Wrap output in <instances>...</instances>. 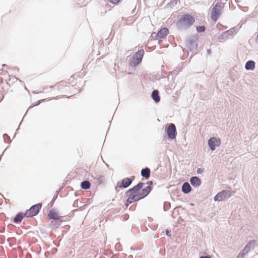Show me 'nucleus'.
Returning a JSON list of instances; mask_svg holds the SVG:
<instances>
[{
    "instance_id": "nucleus-15",
    "label": "nucleus",
    "mask_w": 258,
    "mask_h": 258,
    "mask_svg": "<svg viewBox=\"0 0 258 258\" xmlns=\"http://www.w3.org/2000/svg\"><path fill=\"white\" fill-rule=\"evenodd\" d=\"M48 216L52 220H62L61 216H59L54 209H51L49 211Z\"/></svg>"
},
{
    "instance_id": "nucleus-12",
    "label": "nucleus",
    "mask_w": 258,
    "mask_h": 258,
    "mask_svg": "<svg viewBox=\"0 0 258 258\" xmlns=\"http://www.w3.org/2000/svg\"><path fill=\"white\" fill-rule=\"evenodd\" d=\"M144 183L139 182L136 185L127 190V194L132 192L133 194H140V189L143 187Z\"/></svg>"
},
{
    "instance_id": "nucleus-33",
    "label": "nucleus",
    "mask_w": 258,
    "mask_h": 258,
    "mask_svg": "<svg viewBox=\"0 0 258 258\" xmlns=\"http://www.w3.org/2000/svg\"><path fill=\"white\" fill-rule=\"evenodd\" d=\"M120 0H109V2L113 4H116L119 3Z\"/></svg>"
},
{
    "instance_id": "nucleus-17",
    "label": "nucleus",
    "mask_w": 258,
    "mask_h": 258,
    "mask_svg": "<svg viewBox=\"0 0 258 258\" xmlns=\"http://www.w3.org/2000/svg\"><path fill=\"white\" fill-rule=\"evenodd\" d=\"M144 54V50L143 49H140L135 53L133 57L135 58L137 60L136 61L141 62Z\"/></svg>"
},
{
    "instance_id": "nucleus-13",
    "label": "nucleus",
    "mask_w": 258,
    "mask_h": 258,
    "mask_svg": "<svg viewBox=\"0 0 258 258\" xmlns=\"http://www.w3.org/2000/svg\"><path fill=\"white\" fill-rule=\"evenodd\" d=\"M169 33V30L167 28H163L161 29L156 34V39L159 38H164Z\"/></svg>"
},
{
    "instance_id": "nucleus-9",
    "label": "nucleus",
    "mask_w": 258,
    "mask_h": 258,
    "mask_svg": "<svg viewBox=\"0 0 258 258\" xmlns=\"http://www.w3.org/2000/svg\"><path fill=\"white\" fill-rule=\"evenodd\" d=\"M258 245V241L256 240H250L243 248L242 251L245 254L254 249L256 246Z\"/></svg>"
},
{
    "instance_id": "nucleus-23",
    "label": "nucleus",
    "mask_w": 258,
    "mask_h": 258,
    "mask_svg": "<svg viewBox=\"0 0 258 258\" xmlns=\"http://www.w3.org/2000/svg\"><path fill=\"white\" fill-rule=\"evenodd\" d=\"M255 68V62L253 60H248L246 62L245 68L246 70H253Z\"/></svg>"
},
{
    "instance_id": "nucleus-30",
    "label": "nucleus",
    "mask_w": 258,
    "mask_h": 258,
    "mask_svg": "<svg viewBox=\"0 0 258 258\" xmlns=\"http://www.w3.org/2000/svg\"><path fill=\"white\" fill-rule=\"evenodd\" d=\"M3 138L4 142L6 143H11V140L10 137L6 134H5L3 135Z\"/></svg>"
},
{
    "instance_id": "nucleus-10",
    "label": "nucleus",
    "mask_w": 258,
    "mask_h": 258,
    "mask_svg": "<svg viewBox=\"0 0 258 258\" xmlns=\"http://www.w3.org/2000/svg\"><path fill=\"white\" fill-rule=\"evenodd\" d=\"M237 32V29L236 27H233L227 31L224 32L222 34H221L219 37V40H223L226 38H227L230 36H232L234 34L236 33Z\"/></svg>"
},
{
    "instance_id": "nucleus-16",
    "label": "nucleus",
    "mask_w": 258,
    "mask_h": 258,
    "mask_svg": "<svg viewBox=\"0 0 258 258\" xmlns=\"http://www.w3.org/2000/svg\"><path fill=\"white\" fill-rule=\"evenodd\" d=\"M152 189V187L151 186H147L140 190V196L144 199L149 195Z\"/></svg>"
},
{
    "instance_id": "nucleus-27",
    "label": "nucleus",
    "mask_w": 258,
    "mask_h": 258,
    "mask_svg": "<svg viewBox=\"0 0 258 258\" xmlns=\"http://www.w3.org/2000/svg\"><path fill=\"white\" fill-rule=\"evenodd\" d=\"M130 194L134 202H137L143 199L142 197L140 196V194H133L131 192Z\"/></svg>"
},
{
    "instance_id": "nucleus-22",
    "label": "nucleus",
    "mask_w": 258,
    "mask_h": 258,
    "mask_svg": "<svg viewBox=\"0 0 258 258\" xmlns=\"http://www.w3.org/2000/svg\"><path fill=\"white\" fill-rule=\"evenodd\" d=\"M62 221V220H52L50 222V226L52 229L57 228L60 225Z\"/></svg>"
},
{
    "instance_id": "nucleus-37",
    "label": "nucleus",
    "mask_w": 258,
    "mask_h": 258,
    "mask_svg": "<svg viewBox=\"0 0 258 258\" xmlns=\"http://www.w3.org/2000/svg\"><path fill=\"white\" fill-rule=\"evenodd\" d=\"M147 184L149 185L148 186H151V185L153 184V181H148L147 182Z\"/></svg>"
},
{
    "instance_id": "nucleus-42",
    "label": "nucleus",
    "mask_w": 258,
    "mask_h": 258,
    "mask_svg": "<svg viewBox=\"0 0 258 258\" xmlns=\"http://www.w3.org/2000/svg\"><path fill=\"white\" fill-rule=\"evenodd\" d=\"M35 105H31L30 106V108H31V107H33V106H34Z\"/></svg>"
},
{
    "instance_id": "nucleus-25",
    "label": "nucleus",
    "mask_w": 258,
    "mask_h": 258,
    "mask_svg": "<svg viewBox=\"0 0 258 258\" xmlns=\"http://www.w3.org/2000/svg\"><path fill=\"white\" fill-rule=\"evenodd\" d=\"M125 195L126 196L128 197L125 203V206L126 208H127L131 204L135 202L133 201V199L132 198L130 193L127 194V191H126Z\"/></svg>"
},
{
    "instance_id": "nucleus-11",
    "label": "nucleus",
    "mask_w": 258,
    "mask_h": 258,
    "mask_svg": "<svg viewBox=\"0 0 258 258\" xmlns=\"http://www.w3.org/2000/svg\"><path fill=\"white\" fill-rule=\"evenodd\" d=\"M144 183L139 182L136 185L127 190V194L132 192L133 194H140V189L143 187Z\"/></svg>"
},
{
    "instance_id": "nucleus-19",
    "label": "nucleus",
    "mask_w": 258,
    "mask_h": 258,
    "mask_svg": "<svg viewBox=\"0 0 258 258\" xmlns=\"http://www.w3.org/2000/svg\"><path fill=\"white\" fill-rule=\"evenodd\" d=\"M151 97L156 103H158L160 101L159 92L158 90H154L151 93Z\"/></svg>"
},
{
    "instance_id": "nucleus-24",
    "label": "nucleus",
    "mask_w": 258,
    "mask_h": 258,
    "mask_svg": "<svg viewBox=\"0 0 258 258\" xmlns=\"http://www.w3.org/2000/svg\"><path fill=\"white\" fill-rule=\"evenodd\" d=\"M81 187L84 189H88L91 187V183L88 180H84L81 182Z\"/></svg>"
},
{
    "instance_id": "nucleus-29",
    "label": "nucleus",
    "mask_w": 258,
    "mask_h": 258,
    "mask_svg": "<svg viewBox=\"0 0 258 258\" xmlns=\"http://www.w3.org/2000/svg\"><path fill=\"white\" fill-rule=\"evenodd\" d=\"M197 31L199 33L203 32L206 30V27L204 26H199L196 28Z\"/></svg>"
},
{
    "instance_id": "nucleus-40",
    "label": "nucleus",
    "mask_w": 258,
    "mask_h": 258,
    "mask_svg": "<svg viewBox=\"0 0 258 258\" xmlns=\"http://www.w3.org/2000/svg\"><path fill=\"white\" fill-rule=\"evenodd\" d=\"M48 88L47 87H45V88H43V90H46Z\"/></svg>"
},
{
    "instance_id": "nucleus-1",
    "label": "nucleus",
    "mask_w": 258,
    "mask_h": 258,
    "mask_svg": "<svg viewBox=\"0 0 258 258\" xmlns=\"http://www.w3.org/2000/svg\"><path fill=\"white\" fill-rule=\"evenodd\" d=\"M195 18L189 14H184L177 21V25L179 29L189 28L195 22Z\"/></svg>"
},
{
    "instance_id": "nucleus-38",
    "label": "nucleus",
    "mask_w": 258,
    "mask_h": 258,
    "mask_svg": "<svg viewBox=\"0 0 258 258\" xmlns=\"http://www.w3.org/2000/svg\"><path fill=\"white\" fill-rule=\"evenodd\" d=\"M255 41L256 43H258V33L256 35V37H255Z\"/></svg>"
},
{
    "instance_id": "nucleus-26",
    "label": "nucleus",
    "mask_w": 258,
    "mask_h": 258,
    "mask_svg": "<svg viewBox=\"0 0 258 258\" xmlns=\"http://www.w3.org/2000/svg\"><path fill=\"white\" fill-rule=\"evenodd\" d=\"M125 195L126 196L128 197L125 203V206L126 208H127L131 204L135 202L133 201V199L132 198L130 193L127 194V191H126Z\"/></svg>"
},
{
    "instance_id": "nucleus-4",
    "label": "nucleus",
    "mask_w": 258,
    "mask_h": 258,
    "mask_svg": "<svg viewBox=\"0 0 258 258\" xmlns=\"http://www.w3.org/2000/svg\"><path fill=\"white\" fill-rule=\"evenodd\" d=\"M135 177L134 176H131L130 178L126 177L122 179L121 181H118L117 183V185L115 187V189L118 190V188H127L132 183L133 181L135 179Z\"/></svg>"
},
{
    "instance_id": "nucleus-34",
    "label": "nucleus",
    "mask_w": 258,
    "mask_h": 258,
    "mask_svg": "<svg viewBox=\"0 0 258 258\" xmlns=\"http://www.w3.org/2000/svg\"><path fill=\"white\" fill-rule=\"evenodd\" d=\"M204 172V169L203 168H198L197 170V173L198 174H201Z\"/></svg>"
},
{
    "instance_id": "nucleus-28",
    "label": "nucleus",
    "mask_w": 258,
    "mask_h": 258,
    "mask_svg": "<svg viewBox=\"0 0 258 258\" xmlns=\"http://www.w3.org/2000/svg\"><path fill=\"white\" fill-rule=\"evenodd\" d=\"M137 60L133 58H132V60H130L129 62V66L132 67H135L139 64H140L141 62H139V61H137Z\"/></svg>"
},
{
    "instance_id": "nucleus-6",
    "label": "nucleus",
    "mask_w": 258,
    "mask_h": 258,
    "mask_svg": "<svg viewBox=\"0 0 258 258\" xmlns=\"http://www.w3.org/2000/svg\"><path fill=\"white\" fill-rule=\"evenodd\" d=\"M234 191H231L228 190H223L219 192H218L214 197V200L215 201H223L225 199H228L230 198L233 194H234Z\"/></svg>"
},
{
    "instance_id": "nucleus-20",
    "label": "nucleus",
    "mask_w": 258,
    "mask_h": 258,
    "mask_svg": "<svg viewBox=\"0 0 258 258\" xmlns=\"http://www.w3.org/2000/svg\"><path fill=\"white\" fill-rule=\"evenodd\" d=\"M141 176L146 179H148L151 174V171L149 168L145 167L142 169L141 172Z\"/></svg>"
},
{
    "instance_id": "nucleus-5",
    "label": "nucleus",
    "mask_w": 258,
    "mask_h": 258,
    "mask_svg": "<svg viewBox=\"0 0 258 258\" xmlns=\"http://www.w3.org/2000/svg\"><path fill=\"white\" fill-rule=\"evenodd\" d=\"M223 7L222 3L218 2L214 6L212 10L211 18L213 21H216L221 15L220 8Z\"/></svg>"
},
{
    "instance_id": "nucleus-8",
    "label": "nucleus",
    "mask_w": 258,
    "mask_h": 258,
    "mask_svg": "<svg viewBox=\"0 0 258 258\" xmlns=\"http://www.w3.org/2000/svg\"><path fill=\"white\" fill-rule=\"evenodd\" d=\"M220 144V140L215 137L210 138L208 142V146L212 151L215 150L216 147L219 146Z\"/></svg>"
},
{
    "instance_id": "nucleus-41",
    "label": "nucleus",
    "mask_w": 258,
    "mask_h": 258,
    "mask_svg": "<svg viewBox=\"0 0 258 258\" xmlns=\"http://www.w3.org/2000/svg\"><path fill=\"white\" fill-rule=\"evenodd\" d=\"M53 87H54V86H50L49 87V88H52Z\"/></svg>"
},
{
    "instance_id": "nucleus-21",
    "label": "nucleus",
    "mask_w": 258,
    "mask_h": 258,
    "mask_svg": "<svg viewBox=\"0 0 258 258\" xmlns=\"http://www.w3.org/2000/svg\"><path fill=\"white\" fill-rule=\"evenodd\" d=\"M24 217H25V213L19 212L14 218L13 222L16 224L19 223L22 221Z\"/></svg>"
},
{
    "instance_id": "nucleus-35",
    "label": "nucleus",
    "mask_w": 258,
    "mask_h": 258,
    "mask_svg": "<svg viewBox=\"0 0 258 258\" xmlns=\"http://www.w3.org/2000/svg\"><path fill=\"white\" fill-rule=\"evenodd\" d=\"M165 232L167 236H170V234H169L170 231L168 229H166Z\"/></svg>"
},
{
    "instance_id": "nucleus-32",
    "label": "nucleus",
    "mask_w": 258,
    "mask_h": 258,
    "mask_svg": "<svg viewBox=\"0 0 258 258\" xmlns=\"http://www.w3.org/2000/svg\"><path fill=\"white\" fill-rule=\"evenodd\" d=\"M245 253L243 251H241L237 256L236 258H244Z\"/></svg>"
},
{
    "instance_id": "nucleus-2",
    "label": "nucleus",
    "mask_w": 258,
    "mask_h": 258,
    "mask_svg": "<svg viewBox=\"0 0 258 258\" xmlns=\"http://www.w3.org/2000/svg\"><path fill=\"white\" fill-rule=\"evenodd\" d=\"M41 207V204H37L32 206L29 210H26L25 212V217H31L37 215L39 212Z\"/></svg>"
},
{
    "instance_id": "nucleus-3",
    "label": "nucleus",
    "mask_w": 258,
    "mask_h": 258,
    "mask_svg": "<svg viewBox=\"0 0 258 258\" xmlns=\"http://www.w3.org/2000/svg\"><path fill=\"white\" fill-rule=\"evenodd\" d=\"M186 46L190 51L197 49L198 47L197 37L194 35L188 36L186 40Z\"/></svg>"
},
{
    "instance_id": "nucleus-31",
    "label": "nucleus",
    "mask_w": 258,
    "mask_h": 258,
    "mask_svg": "<svg viewBox=\"0 0 258 258\" xmlns=\"http://www.w3.org/2000/svg\"><path fill=\"white\" fill-rule=\"evenodd\" d=\"M170 207V204L169 202H165L164 203V211H167Z\"/></svg>"
},
{
    "instance_id": "nucleus-39",
    "label": "nucleus",
    "mask_w": 258,
    "mask_h": 258,
    "mask_svg": "<svg viewBox=\"0 0 258 258\" xmlns=\"http://www.w3.org/2000/svg\"><path fill=\"white\" fill-rule=\"evenodd\" d=\"M207 52H208V53H210L211 52V50L210 49H208L207 50Z\"/></svg>"
},
{
    "instance_id": "nucleus-18",
    "label": "nucleus",
    "mask_w": 258,
    "mask_h": 258,
    "mask_svg": "<svg viewBox=\"0 0 258 258\" xmlns=\"http://www.w3.org/2000/svg\"><path fill=\"white\" fill-rule=\"evenodd\" d=\"M191 190V187L187 182L183 183L181 187V191L185 194L189 193Z\"/></svg>"
},
{
    "instance_id": "nucleus-36",
    "label": "nucleus",
    "mask_w": 258,
    "mask_h": 258,
    "mask_svg": "<svg viewBox=\"0 0 258 258\" xmlns=\"http://www.w3.org/2000/svg\"><path fill=\"white\" fill-rule=\"evenodd\" d=\"M200 258H211V256L209 255H207L205 256H201Z\"/></svg>"
},
{
    "instance_id": "nucleus-7",
    "label": "nucleus",
    "mask_w": 258,
    "mask_h": 258,
    "mask_svg": "<svg viewBox=\"0 0 258 258\" xmlns=\"http://www.w3.org/2000/svg\"><path fill=\"white\" fill-rule=\"evenodd\" d=\"M166 127V132L168 138L171 140L175 139L176 136V127L173 123H169Z\"/></svg>"
},
{
    "instance_id": "nucleus-14",
    "label": "nucleus",
    "mask_w": 258,
    "mask_h": 258,
    "mask_svg": "<svg viewBox=\"0 0 258 258\" xmlns=\"http://www.w3.org/2000/svg\"><path fill=\"white\" fill-rule=\"evenodd\" d=\"M189 181L191 184L195 187L200 186L202 183L200 178L197 176H192Z\"/></svg>"
}]
</instances>
